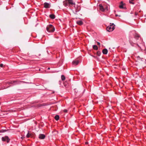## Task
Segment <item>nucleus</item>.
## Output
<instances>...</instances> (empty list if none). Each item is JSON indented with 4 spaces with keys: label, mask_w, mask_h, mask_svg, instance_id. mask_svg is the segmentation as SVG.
Wrapping results in <instances>:
<instances>
[{
    "label": "nucleus",
    "mask_w": 146,
    "mask_h": 146,
    "mask_svg": "<svg viewBox=\"0 0 146 146\" xmlns=\"http://www.w3.org/2000/svg\"><path fill=\"white\" fill-rule=\"evenodd\" d=\"M97 44L98 45L100 46V43L99 42H97Z\"/></svg>",
    "instance_id": "a878e982"
},
{
    "label": "nucleus",
    "mask_w": 146,
    "mask_h": 146,
    "mask_svg": "<svg viewBox=\"0 0 146 146\" xmlns=\"http://www.w3.org/2000/svg\"><path fill=\"white\" fill-rule=\"evenodd\" d=\"M96 54L98 56H100L101 54V52L99 51H98Z\"/></svg>",
    "instance_id": "aec40b11"
},
{
    "label": "nucleus",
    "mask_w": 146,
    "mask_h": 146,
    "mask_svg": "<svg viewBox=\"0 0 146 146\" xmlns=\"http://www.w3.org/2000/svg\"><path fill=\"white\" fill-rule=\"evenodd\" d=\"M61 78L62 80L63 81L65 80V77L64 75H62L61 76Z\"/></svg>",
    "instance_id": "dca6fc26"
},
{
    "label": "nucleus",
    "mask_w": 146,
    "mask_h": 146,
    "mask_svg": "<svg viewBox=\"0 0 146 146\" xmlns=\"http://www.w3.org/2000/svg\"><path fill=\"white\" fill-rule=\"evenodd\" d=\"M63 3L64 5L65 6L68 5V0H65L64 1H63Z\"/></svg>",
    "instance_id": "1a4fd4ad"
},
{
    "label": "nucleus",
    "mask_w": 146,
    "mask_h": 146,
    "mask_svg": "<svg viewBox=\"0 0 146 146\" xmlns=\"http://www.w3.org/2000/svg\"><path fill=\"white\" fill-rule=\"evenodd\" d=\"M79 61L78 60H74L72 62V63L73 65H76L79 63Z\"/></svg>",
    "instance_id": "6e6552de"
},
{
    "label": "nucleus",
    "mask_w": 146,
    "mask_h": 146,
    "mask_svg": "<svg viewBox=\"0 0 146 146\" xmlns=\"http://www.w3.org/2000/svg\"><path fill=\"white\" fill-rule=\"evenodd\" d=\"M30 136H31V134H30L29 133H28L27 135V138H29L30 137Z\"/></svg>",
    "instance_id": "412c9836"
},
{
    "label": "nucleus",
    "mask_w": 146,
    "mask_h": 146,
    "mask_svg": "<svg viewBox=\"0 0 146 146\" xmlns=\"http://www.w3.org/2000/svg\"><path fill=\"white\" fill-rule=\"evenodd\" d=\"M54 118L57 121L59 119V116L58 115H56L55 116Z\"/></svg>",
    "instance_id": "2eb2a0df"
},
{
    "label": "nucleus",
    "mask_w": 146,
    "mask_h": 146,
    "mask_svg": "<svg viewBox=\"0 0 146 146\" xmlns=\"http://www.w3.org/2000/svg\"><path fill=\"white\" fill-rule=\"evenodd\" d=\"M110 25L107 27L106 30L107 31L110 32L113 31L115 29V25L113 23H110Z\"/></svg>",
    "instance_id": "f03ea898"
},
{
    "label": "nucleus",
    "mask_w": 146,
    "mask_h": 146,
    "mask_svg": "<svg viewBox=\"0 0 146 146\" xmlns=\"http://www.w3.org/2000/svg\"><path fill=\"white\" fill-rule=\"evenodd\" d=\"M134 0H129V3L132 4H134V3L133 2V1H134Z\"/></svg>",
    "instance_id": "6ab92c4d"
},
{
    "label": "nucleus",
    "mask_w": 146,
    "mask_h": 146,
    "mask_svg": "<svg viewBox=\"0 0 146 146\" xmlns=\"http://www.w3.org/2000/svg\"><path fill=\"white\" fill-rule=\"evenodd\" d=\"M124 4L123 3L122 1L121 2L120 4L119 5V7L121 9H123L124 8L123 7Z\"/></svg>",
    "instance_id": "f8f14e48"
},
{
    "label": "nucleus",
    "mask_w": 146,
    "mask_h": 146,
    "mask_svg": "<svg viewBox=\"0 0 146 146\" xmlns=\"http://www.w3.org/2000/svg\"><path fill=\"white\" fill-rule=\"evenodd\" d=\"M50 6V5L48 3L45 2L44 3V7L46 8H48Z\"/></svg>",
    "instance_id": "423d86ee"
},
{
    "label": "nucleus",
    "mask_w": 146,
    "mask_h": 146,
    "mask_svg": "<svg viewBox=\"0 0 146 146\" xmlns=\"http://www.w3.org/2000/svg\"><path fill=\"white\" fill-rule=\"evenodd\" d=\"M15 82H16V81H12L11 82H7V83H8V84H13Z\"/></svg>",
    "instance_id": "f3484780"
},
{
    "label": "nucleus",
    "mask_w": 146,
    "mask_h": 146,
    "mask_svg": "<svg viewBox=\"0 0 146 146\" xmlns=\"http://www.w3.org/2000/svg\"><path fill=\"white\" fill-rule=\"evenodd\" d=\"M108 52V50L106 48H104L102 50V52L103 54H106Z\"/></svg>",
    "instance_id": "9d476101"
},
{
    "label": "nucleus",
    "mask_w": 146,
    "mask_h": 146,
    "mask_svg": "<svg viewBox=\"0 0 146 146\" xmlns=\"http://www.w3.org/2000/svg\"><path fill=\"white\" fill-rule=\"evenodd\" d=\"M63 111L64 112H65V113H66L67 112V110L66 109H64V110H63Z\"/></svg>",
    "instance_id": "5701e85b"
},
{
    "label": "nucleus",
    "mask_w": 146,
    "mask_h": 146,
    "mask_svg": "<svg viewBox=\"0 0 146 146\" xmlns=\"http://www.w3.org/2000/svg\"><path fill=\"white\" fill-rule=\"evenodd\" d=\"M88 142H85V144H88Z\"/></svg>",
    "instance_id": "c85d7f7f"
},
{
    "label": "nucleus",
    "mask_w": 146,
    "mask_h": 146,
    "mask_svg": "<svg viewBox=\"0 0 146 146\" xmlns=\"http://www.w3.org/2000/svg\"><path fill=\"white\" fill-rule=\"evenodd\" d=\"M49 17L52 19H54L55 18V16L54 14H50L49 15Z\"/></svg>",
    "instance_id": "ddd939ff"
},
{
    "label": "nucleus",
    "mask_w": 146,
    "mask_h": 146,
    "mask_svg": "<svg viewBox=\"0 0 146 146\" xmlns=\"http://www.w3.org/2000/svg\"><path fill=\"white\" fill-rule=\"evenodd\" d=\"M48 70H49L50 69V68H48Z\"/></svg>",
    "instance_id": "7c9ffc66"
},
{
    "label": "nucleus",
    "mask_w": 146,
    "mask_h": 146,
    "mask_svg": "<svg viewBox=\"0 0 146 146\" xmlns=\"http://www.w3.org/2000/svg\"><path fill=\"white\" fill-rule=\"evenodd\" d=\"M7 130H0V133H3L5 132Z\"/></svg>",
    "instance_id": "4be33fe9"
},
{
    "label": "nucleus",
    "mask_w": 146,
    "mask_h": 146,
    "mask_svg": "<svg viewBox=\"0 0 146 146\" xmlns=\"http://www.w3.org/2000/svg\"><path fill=\"white\" fill-rule=\"evenodd\" d=\"M25 137H21V138L22 139H23Z\"/></svg>",
    "instance_id": "bb28decb"
},
{
    "label": "nucleus",
    "mask_w": 146,
    "mask_h": 146,
    "mask_svg": "<svg viewBox=\"0 0 146 146\" xmlns=\"http://www.w3.org/2000/svg\"><path fill=\"white\" fill-rule=\"evenodd\" d=\"M46 29L49 32H53L54 31L55 29L52 25H50L47 26Z\"/></svg>",
    "instance_id": "f257e3e1"
},
{
    "label": "nucleus",
    "mask_w": 146,
    "mask_h": 146,
    "mask_svg": "<svg viewBox=\"0 0 146 146\" xmlns=\"http://www.w3.org/2000/svg\"><path fill=\"white\" fill-rule=\"evenodd\" d=\"M45 136L43 134H40L39 135L38 137L40 139H44L45 138Z\"/></svg>",
    "instance_id": "20e7f679"
},
{
    "label": "nucleus",
    "mask_w": 146,
    "mask_h": 146,
    "mask_svg": "<svg viewBox=\"0 0 146 146\" xmlns=\"http://www.w3.org/2000/svg\"><path fill=\"white\" fill-rule=\"evenodd\" d=\"M115 16L116 17L119 16V17H121V15H118L117 14H115Z\"/></svg>",
    "instance_id": "b1692460"
},
{
    "label": "nucleus",
    "mask_w": 146,
    "mask_h": 146,
    "mask_svg": "<svg viewBox=\"0 0 146 146\" xmlns=\"http://www.w3.org/2000/svg\"><path fill=\"white\" fill-rule=\"evenodd\" d=\"M68 0V4L69 6L72 5H74L75 3L72 1V0Z\"/></svg>",
    "instance_id": "39448f33"
},
{
    "label": "nucleus",
    "mask_w": 146,
    "mask_h": 146,
    "mask_svg": "<svg viewBox=\"0 0 146 146\" xmlns=\"http://www.w3.org/2000/svg\"><path fill=\"white\" fill-rule=\"evenodd\" d=\"M2 140L3 141H5L6 140L7 143H9L10 141V139L7 136H5V137L2 138Z\"/></svg>",
    "instance_id": "7ed1b4c3"
},
{
    "label": "nucleus",
    "mask_w": 146,
    "mask_h": 146,
    "mask_svg": "<svg viewBox=\"0 0 146 146\" xmlns=\"http://www.w3.org/2000/svg\"><path fill=\"white\" fill-rule=\"evenodd\" d=\"M77 11H76V13H75V14H77Z\"/></svg>",
    "instance_id": "c756f323"
},
{
    "label": "nucleus",
    "mask_w": 146,
    "mask_h": 146,
    "mask_svg": "<svg viewBox=\"0 0 146 146\" xmlns=\"http://www.w3.org/2000/svg\"><path fill=\"white\" fill-rule=\"evenodd\" d=\"M99 7L100 10L104 12L105 11V9L104 8L102 5L100 4L99 5Z\"/></svg>",
    "instance_id": "0eeeda50"
},
{
    "label": "nucleus",
    "mask_w": 146,
    "mask_h": 146,
    "mask_svg": "<svg viewBox=\"0 0 146 146\" xmlns=\"http://www.w3.org/2000/svg\"><path fill=\"white\" fill-rule=\"evenodd\" d=\"M76 23L78 25H82L83 23V22L81 21H77Z\"/></svg>",
    "instance_id": "9b49d317"
},
{
    "label": "nucleus",
    "mask_w": 146,
    "mask_h": 146,
    "mask_svg": "<svg viewBox=\"0 0 146 146\" xmlns=\"http://www.w3.org/2000/svg\"><path fill=\"white\" fill-rule=\"evenodd\" d=\"M93 49L96 50H98V47L96 45H94L93 46Z\"/></svg>",
    "instance_id": "4468645a"
},
{
    "label": "nucleus",
    "mask_w": 146,
    "mask_h": 146,
    "mask_svg": "<svg viewBox=\"0 0 146 146\" xmlns=\"http://www.w3.org/2000/svg\"><path fill=\"white\" fill-rule=\"evenodd\" d=\"M135 37L136 39H138V38L139 37V35L137 34H136L135 35Z\"/></svg>",
    "instance_id": "a211bd4d"
},
{
    "label": "nucleus",
    "mask_w": 146,
    "mask_h": 146,
    "mask_svg": "<svg viewBox=\"0 0 146 146\" xmlns=\"http://www.w3.org/2000/svg\"><path fill=\"white\" fill-rule=\"evenodd\" d=\"M3 66V64H0V66L2 67Z\"/></svg>",
    "instance_id": "393cba45"
},
{
    "label": "nucleus",
    "mask_w": 146,
    "mask_h": 146,
    "mask_svg": "<svg viewBox=\"0 0 146 146\" xmlns=\"http://www.w3.org/2000/svg\"><path fill=\"white\" fill-rule=\"evenodd\" d=\"M137 14H138V13H137L135 12V15H137Z\"/></svg>",
    "instance_id": "cd10ccee"
}]
</instances>
